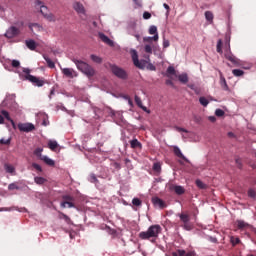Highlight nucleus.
Segmentation results:
<instances>
[{"instance_id":"8fccbe9b","label":"nucleus","mask_w":256,"mask_h":256,"mask_svg":"<svg viewBox=\"0 0 256 256\" xmlns=\"http://www.w3.org/2000/svg\"><path fill=\"white\" fill-rule=\"evenodd\" d=\"M215 115L216 117H223V115H225V111H223L222 109H216Z\"/></svg>"},{"instance_id":"5fc2aeb1","label":"nucleus","mask_w":256,"mask_h":256,"mask_svg":"<svg viewBox=\"0 0 256 256\" xmlns=\"http://www.w3.org/2000/svg\"><path fill=\"white\" fill-rule=\"evenodd\" d=\"M12 67H14L15 69H17L18 67H20L21 63L18 60H13L11 63Z\"/></svg>"},{"instance_id":"4d7b16f0","label":"nucleus","mask_w":256,"mask_h":256,"mask_svg":"<svg viewBox=\"0 0 256 256\" xmlns=\"http://www.w3.org/2000/svg\"><path fill=\"white\" fill-rule=\"evenodd\" d=\"M112 167H114V169H117V171H119V169H121V164L117 163V162H114L112 164Z\"/></svg>"},{"instance_id":"4be33fe9","label":"nucleus","mask_w":256,"mask_h":256,"mask_svg":"<svg viewBox=\"0 0 256 256\" xmlns=\"http://www.w3.org/2000/svg\"><path fill=\"white\" fill-rule=\"evenodd\" d=\"M34 183H36V185H45V183H47V179L44 177L36 176L34 178Z\"/></svg>"},{"instance_id":"dca6fc26","label":"nucleus","mask_w":256,"mask_h":256,"mask_svg":"<svg viewBox=\"0 0 256 256\" xmlns=\"http://www.w3.org/2000/svg\"><path fill=\"white\" fill-rule=\"evenodd\" d=\"M152 201H153V204L156 205V207H159L160 209H165V207H167V204H165V201H163L159 197L153 198Z\"/></svg>"},{"instance_id":"20e7f679","label":"nucleus","mask_w":256,"mask_h":256,"mask_svg":"<svg viewBox=\"0 0 256 256\" xmlns=\"http://www.w3.org/2000/svg\"><path fill=\"white\" fill-rule=\"evenodd\" d=\"M35 7L36 9H40V13L47 19L48 21H55V15L52 13H49V8L47 6L43 5V2L41 0L35 1Z\"/></svg>"},{"instance_id":"603ef678","label":"nucleus","mask_w":256,"mask_h":256,"mask_svg":"<svg viewBox=\"0 0 256 256\" xmlns=\"http://www.w3.org/2000/svg\"><path fill=\"white\" fill-rule=\"evenodd\" d=\"M11 139H0V145H10Z\"/></svg>"},{"instance_id":"aec40b11","label":"nucleus","mask_w":256,"mask_h":256,"mask_svg":"<svg viewBox=\"0 0 256 256\" xmlns=\"http://www.w3.org/2000/svg\"><path fill=\"white\" fill-rule=\"evenodd\" d=\"M40 161H44L49 167H55V161L47 156L42 157Z\"/></svg>"},{"instance_id":"72a5a7b5","label":"nucleus","mask_w":256,"mask_h":256,"mask_svg":"<svg viewBox=\"0 0 256 256\" xmlns=\"http://www.w3.org/2000/svg\"><path fill=\"white\" fill-rule=\"evenodd\" d=\"M220 83H221V87H222V89H224V91H229V86L227 85V80H225V77L220 78Z\"/></svg>"},{"instance_id":"bf43d9fd","label":"nucleus","mask_w":256,"mask_h":256,"mask_svg":"<svg viewBox=\"0 0 256 256\" xmlns=\"http://www.w3.org/2000/svg\"><path fill=\"white\" fill-rule=\"evenodd\" d=\"M163 7L167 10L166 15H169V11H171V8L169 7V4L164 3Z\"/></svg>"},{"instance_id":"680f3d73","label":"nucleus","mask_w":256,"mask_h":256,"mask_svg":"<svg viewBox=\"0 0 256 256\" xmlns=\"http://www.w3.org/2000/svg\"><path fill=\"white\" fill-rule=\"evenodd\" d=\"M208 120L211 122V123H215L217 121V118L215 116H209L208 117Z\"/></svg>"},{"instance_id":"13d9d810","label":"nucleus","mask_w":256,"mask_h":256,"mask_svg":"<svg viewBox=\"0 0 256 256\" xmlns=\"http://www.w3.org/2000/svg\"><path fill=\"white\" fill-rule=\"evenodd\" d=\"M176 131H178L179 133H189L188 131H187V129H184V128H181V127H176Z\"/></svg>"},{"instance_id":"49530a36","label":"nucleus","mask_w":256,"mask_h":256,"mask_svg":"<svg viewBox=\"0 0 256 256\" xmlns=\"http://www.w3.org/2000/svg\"><path fill=\"white\" fill-rule=\"evenodd\" d=\"M60 219H64V221H66V223H69L71 221V218H69V216H67V214L60 212Z\"/></svg>"},{"instance_id":"7ed1b4c3","label":"nucleus","mask_w":256,"mask_h":256,"mask_svg":"<svg viewBox=\"0 0 256 256\" xmlns=\"http://www.w3.org/2000/svg\"><path fill=\"white\" fill-rule=\"evenodd\" d=\"M72 61L76 65L78 71H81V73H84L87 77H93V75H95V69L88 63L77 60V58L72 59Z\"/></svg>"},{"instance_id":"a211bd4d","label":"nucleus","mask_w":256,"mask_h":256,"mask_svg":"<svg viewBox=\"0 0 256 256\" xmlns=\"http://www.w3.org/2000/svg\"><path fill=\"white\" fill-rule=\"evenodd\" d=\"M172 256H195L193 252H186L185 250H177L172 253Z\"/></svg>"},{"instance_id":"9d476101","label":"nucleus","mask_w":256,"mask_h":256,"mask_svg":"<svg viewBox=\"0 0 256 256\" xmlns=\"http://www.w3.org/2000/svg\"><path fill=\"white\" fill-rule=\"evenodd\" d=\"M25 79L30 81V83H33V85H36V87H43V85H45V80L39 79L33 75H27L25 76Z\"/></svg>"},{"instance_id":"052dcab7","label":"nucleus","mask_w":256,"mask_h":256,"mask_svg":"<svg viewBox=\"0 0 256 256\" xmlns=\"http://www.w3.org/2000/svg\"><path fill=\"white\" fill-rule=\"evenodd\" d=\"M150 17H151V13H149V12L143 13V19H149Z\"/></svg>"},{"instance_id":"a19ab883","label":"nucleus","mask_w":256,"mask_h":256,"mask_svg":"<svg viewBox=\"0 0 256 256\" xmlns=\"http://www.w3.org/2000/svg\"><path fill=\"white\" fill-rule=\"evenodd\" d=\"M132 205H134L135 207H141V205H142L141 199L133 198Z\"/></svg>"},{"instance_id":"6e6d98bb","label":"nucleus","mask_w":256,"mask_h":256,"mask_svg":"<svg viewBox=\"0 0 256 256\" xmlns=\"http://www.w3.org/2000/svg\"><path fill=\"white\" fill-rule=\"evenodd\" d=\"M169 45H171V43L169 42V40L167 39H163V47L164 49H167V47H169Z\"/></svg>"},{"instance_id":"2eb2a0df","label":"nucleus","mask_w":256,"mask_h":256,"mask_svg":"<svg viewBox=\"0 0 256 256\" xmlns=\"http://www.w3.org/2000/svg\"><path fill=\"white\" fill-rule=\"evenodd\" d=\"M173 153H174V155H176V157H179V159H183V161H186V163H189V160L187 159V157H185V155H183V153L181 152V149H179V147L174 146Z\"/></svg>"},{"instance_id":"6ab92c4d","label":"nucleus","mask_w":256,"mask_h":256,"mask_svg":"<svg viewBox=\"0 0 256 256\" xmlns=\"http://www.w3.org/2000/svg\"><path fill=\"white\" fill-rule=\"evenodd\" d=\"M4 169H5L6 173H9L10 175L15 174V166L14 165L6 163V164H4Z\"/></svg>"},{"instance_id":"2f4dec72","label":"nucleus","mask_w":256,"mask_h":256,"mask_svg":"<svg viewBox=\"0 0 256 256\" xmlns=\"http://www.w3.org/2000/svg\"><path fill=\"white\" fill-rule=\"evenodd\" d=\"M90 58H91V60H92L94 63H98V64L103 63V58H101V57H99V56H97V55H95V54H92V55L90 56Z\"/></svg>"},{"instance_id":"37998d69","label":"nucleus","mask_w":256,"mask_h":256,"mask_svg":"<svg viewBox=\"0 0 256 256\" xmlns=\"http://www.w3.org/2000/svg\"><path fill=\"white\" fill-rule=\"evenodd\" d=\"M32 167H33V169L38 171V173H43V168L41 167V165H39L37 163H32Z\"/></svg>"},{"instance_id":"39448f33","label":"nucleus","mask_w":256,"mask_h":256,"mask_svg":"<svg viewBox=\"0 0 256 256\" xmlns=\"http://www.w3.org/2000/svg\"><path fill=\"white\" fill-rule=\"evenodd\" d=\"M180 221L182 222L181 227L185 229V231H191L193 229V224H191V216L189 214L180 213L178 214Z\"/></svg>"},{"instance_id":"f03ea898","label":"nucleus","mask_w":256,"mask_h":256,"mask_svg":"<svg viewBox=\"0 0 256 256\" xmlns=\"http://www.w3.org/2000/svg\"><path fill=\"white\" fill-rule=\"evenodd\" d=\"M161 231H162V228L159 224L152 225L148 228L147 231L140 232L139 237L140 239H143V240L157 239Z\"/></svg>"},{"instance_id":"6e6552de","label":"nucleus","mask_w":256,"mask_h":256,"mask_svg":"<svg viewBox=\"0 0 256 256\" xmlns=\"http://www.w3.org/2000/svg\"><path fill=\"white\" fill-rule=\"evenodd\" d=\"M110 69L118 79H127L128 75L124 69L119 68L117 65H110Z\"/></svg>"},{"instance_id":"e2e57ef3","label":"nucleus","mask_w":256,"mask_h":256,"mask_svg":"<svg viewBox=\"0 0 256 256\" xmlns=\"http://www.w3.org/2000/svg\"><path fill=\"white\" fill-rule=\"evenodd\" d=\"M23 73H25V75H26V77H27V75H31L30 73H31V70L29 69V68H24L23 69Z\"/></svg>"},{"instance_id":"864d4df0","label":"nucleus","mask_w":256,"mask_h":256,"mask_svg":"<svg viewBox=\"0 0 256 256\" xmlns=\"http://www.w3.org/2000/svg\"><path fill=\"white\" fill-rule=\"evenodd\" d=\"M248 196H250L252 199H255L256 197V191L253 189L248 190Z\"/></svg>"},{"instance_id":"412c9836","label":"nucleus","mask_w":256,"mask_h":256,"mask_svg":"<svg viewBox=\"0 0 256 256\" xmlns=\"http://www.w3.org/2000/svg\"><path fill=\"white\" fill-rule=\"evenodd\" d=\"M26 47H28L30 51H35V49H37V44L35 43V40H26Z\"/></svg>"},{"instance_id":"774afa93","label":"nucleus","mask_w":256,"mask_h":256,"mask_svg":"<svg viewBox=\"0 0 256 256\" xmlns=\"http://www.w3.org/2000/svg\"><path fill=\"white\" fill-rule=\"evenodd\" d=\"M10 123H11L13 129L17 128V126L15 125V121L13 119L10 120Z\"/></svg>"},{"instance_id":"69168bd1","label":"nucleus","mask_w":256,"mask_h":256,"mask_svg":"<svg viewBox=\"0 0 256 256\" xmlns=\"http://www.w3.org/2000/svg\"><path fill=\"white\" fill-rule=\"evenodd\" d=\"M166 85H170L171 87H174L175 86V84L173 83V81L172 80H166Z\"/></svg>"},{"instance_id":"3c124183","label":"nucleus","mask_w":256,"mask_h":256,"mask_svg":"<svg viewBox=\"0 0 256 256\" xmlns=\"http://www.w3.org/2000/svg\"><path fill=\"white\" fill-rule=\"evenodd\" d=\"M9 191H15V189H19V186L16 183H11L8 186Z\"/></svg>"},{"instance_id":"09e8293b","label":"nucleus","mask_w":256,"mask_h":256,"mask_svg":"<svg viewBox=\"0 0 256 256\" xmlns=\"http://www.w3.org/2000/svg\"><path fill=\"white\" fill-rule=\"evenodd\" d=\"M1 114L3 115V117H5L7 121H10L12 119L11 116L9 115V112H7L6 110H2Z\"/></svg>"},{"instance_id":"393cba45","label":"nucleus","mask_w":256,"mask_h":256,"mask_svg":"<svg viewBox=\"0 0 256 256\" xmlns=\"http://www.w3.org/2000/svg\"><path fill=\"white\" fill-rule=\"evenodd\" d=\"M178 81H180V83H188L189 82V76H187V74H180L178 75Z\"/></svg>"},{"instance_id":"423d86ee","label":"nucleus","mask_w":256,"mask_h":256,"mask_svg":"<svg viewBox=\"0 0 256 256\" xmlns=\"http://www.w3.org/2000/svg\"><path fill=\"white\" fill-rule=\"evenodd\" d=\"M74 201H75V197L71 195H63L60 206L62 207V209H65L66 207H68L69 209H75L76 206Z\"/></svg>"},{"instance_id":"1a4fd4ad","label":"nucleus","mask_w":256,"mask_h":256,"mask_svg":"<svg viewBox=\"0 0 256 256\" xmlns=\"http://www.w3.org/2000/svg\"><path fill=\"white\" fill-rule=\"evenodd\" d=\"M18 129L22 133H31V131H35V125L33 123H19Z\"/></svg>"},{"instance_id":"c03bdc74","label":"nucleus","mask_w":256,"mask_h":256,"mask_svg":"<svg viewBox=\"0 0 256 256\" xmlns=\"http://www.w3.org/2000/svg\"><path fill=\"white\" fill-rule=\"evenodd\" d=\"M205 17L207 21H213V12L211 11H206L205 12Z\"/></svg>"},{"instance_id":"c85d7f7f","label":"nucleus","mask_w":256,"mask_h":256,"mask_svg":"<svg viewBox=\"0 0 256 256\" xmlns=\"http://www.w3.org/2000/svg\"><path fill=\"white\" fill-rule=\"evenodd\" d=\"M217 53L223 54V40L219 39L216 46Z\"/></svg>"},{"instance_id":"79ce46f5","label":"nucleus","mask_w":256,"mask_h":256,"mask_svg":"<svg viewBox=\"0 0 256 256\" xmlns=\"http://www.w3.org/2000/svg\"><path fill=\"white\" fill-rule=\"evenodd\" d=\"M88 181H90V183H99V180L97 179V176H95V174H90Z\"/></svg>"},{"instance_id":"58836bf2","label":"nucleus","mask_w":256,"mask_h":256,"mask_svg":"<svg viewBox=\"0 0 256 256\" xmlns=\"http://www.w3.org/2000/svg\"><path fill=\"white\" fill-rule=\"evenodd\" d=\"M230 241H231L233 246L239 245V243H241V239H239L238 237H235V236H232Z\"/></svg>"},{"instance_id":"b1692460","label":"nucleus","mask_w":256,"mask_h":256,"mask_svg":"<svg viewBox=\"0 0 256 256\" xmlns=\"http://www.w3.org/2000/svg\"><path fill=\"white\" fill-rule=\"evenodd\" d=\"M144 43H151V41H159V34L154 35L153 37H144Z\"/></svg>"},{"instance_id":"f704fd0d","label":"nucleus","mask_w":256,"mask_h":256,"mask_svg":"<svg viewBox=\"0 0 256 256\" xmlns=\"http://www.w3.org/2000/svg\"><path fill=\"white\" fill-rule=\"evenodd\" d=\"M236 225H237L238 229H245V227H248L249 224L245 223V221H243V220H238L236 222Z\"/></svg>"},{"instance_id":"e433bc0d","label":"nucleus","mask_w":256,"mask_h":256,"mask_svg":"<svg viewBox=\"0 0 256 256\" xmlns=\"http://www.w3.org/2000/svg\"><path fill=\"white\" fill-rule=\"evenodd\" d=\"M196 186L198 189H207V186L205 183H203V181L201 180H196Z\"/></svg>"},{"instance_id":"a878e982","label":"nucleus","mask_w":256,"mask_h":256,"mask_svg":"<svg viewBox=\"0 0 256 256\" xmlns=\"http://www.w3.org/2000/svg\"><path fill=\"white\" fill-rule=\"evenodd\" d=\"M44 60L46 61L47 66H48L50 69H55V62H53V60H51V58H49L48 56H45V55H44Z\"/></svg>"},{"instance_id":"f257e3e1","label":"nucleus","mask_w":256,"mask_h":256,"mask_svg":"<svg viewBox=\"0 0 256 256\" xmlns=\"http://www.w3.org/2000/svg\"><path fill=\"white\" fill-rule=\"evenodd\" d=\"M131 57H132L133 64L138 69H145V67H147L149 71H155L157 69L155 65H153L152 63H149V61H151L149 56L146 58V60H139V54H137V50H131Z\"/></svg>"},{"instance_id":"cd10ccee","label":"nucleus","mask_w":256,"mask_h":256,"mask_svg":"<svg viewBox=\"0 0 256 256\" xmlns=\"http://www.w3.org/2000/svg\"><path fill=\"white\" fill-rule=\"evenodd\" d=\"M134 100H135L136 105H138L140 107V109H143V111H147V107L143 106V102L141 101L139 96H135Z\"/></svg>"},{"instance_id":"0eeeda50","label":"nucleus","mask_w":256,"mask_h":256,"mask_svg":"<svg viewBox=\"0 0 256 256\" xmlns=\"http://www.w3.org/2000/svg\"><path fill=\"white\" fill-rule=\"evenodd\" d=\"M225 59H227V61H230V63H232V65H236L239 66V59L237 57H235V55H233V53H231V44L228 40V46L226 49V52L224 54Z\"/></svg>"},{"instance_id":"9b49d317","label":"nucleus","mask_w":256,"mask_h":256,"mask_svg":"<svg viewBox=\"0 0 256 256\" xmlns=\"http://www.w3.org/2000/svg\"><path fill=\"white\" fill-rule=\"evenodd\" d=\"M17 35H19V28L15 26L10 27L5 33L7 39H13V37H17Z\"/></svg>"},{"instance_id":"bb28decb","label":"nucleus","mask_w":256,"mask_h":256,"mask_svg":"<svg viewBox=\"0 0 256 256\" xmlns=\"http://www.w3.org/2000/svg\"><path fill=\"white\" fill-rule=\"evenodd\" d=\"M173 190L176 195H183V193H185V188H183V186H173Z\"/></svg>"},{"instance_id":"a18cd8bd","label":"nucleus","mask_w":256,"mask_h":256,"mask_svg":"<svg viewBox=\"0 0 256 256\" xmlns=\"http://www.w3.org/2000/svg\"><path fill=\"white\" fill-rule=\"evenodd\" d=\"M170 75H175V68L173 66L167 68V77H170Z\"/></svg>"},{"instance_id":"4468645a","label":"nucleus","mask_w":256,"mask_h":256,"mask_svg":"<svg viewBox=\"0 0 256 256\" xmlns=\"http://www.w3.org/2000/svg\"><path fill=\"white\" fill-rule=\"evenodd\" d=\"M73 9L78 13V15H85V7L80 2H74Z\"/></svg>"},{"instance_id":"c9c22d12","label":"nucleus","mask_w":256,"mask_h":256,"mask_svg":"<svg viewBox=\"0 0 256 256\" xmlns=\"http://www.w3.org/2000/svg\"><path fill=\"white\" fill-rule=\"evenodd\" d=\"M152 169L155 173H161V162L154 163Z\"/></svg>"},{"instance_id":"0e129e2a","label":"nucleus","mask_w":256,"mask_h":256,"mask_svg":"<svg viewBox=\"0 0 256 256\" xmlns=\"http://www.w3.org/2000/svg\"><path fill=\"white\" fill-rule=\"evenodd\" d=\"M53 95H55V88L50 90L49 99H52Z\"/></svg>"},{"instance_id":"c756f323","label":"nucleus","mask_w":256,"mask_h":256,"mask_svg":"<svg viewBox=\"0 0 256 256\" xmlns=\"http://www.w3.org/2000/svg\"><path fill=\"white\" fill-rule=\"evenodd\" d=\"M48 147H49V149H51V151H55V149H57V147H59V144L57 143V141L50 140L48 142Z\"/></svg>"},{"instance_id":"f8f14e48","label":"nucleus","mask_w":256,"mask_h":256,"mask_svg":"<svg viewBox=\"0 0 256 256\" xmlns=\"http://www.w3.org/2000/svg\"><path fill=\"white\" fill-rule=\"evenodd\" d=\"M63 75L65 77H69V79H73V77H77V72L73 70V68H62L61 69Z\"/></svg>"},{"instance_id":"338daca9","label":"nucleus","mask_w":256,"mask_h":256,"mask_svg":"<svg viewBox=\"0 0 256 256\" xmlns=\"http://www.w3.org/2000/svg\"><path fill=\"white\" fill-rule=\"evenodd\" d=\"M5 123V117L0 115V125H3Z\"/></svg>"},{"instance_id":"ddd939ff","label":"nucleus","mask_w":256,"mask_h":256,"mask_svg":"<svg viewBox=\"0 0 256 256\" xmlns=\"http://www.w3.org/2000/svg\"><path fill=\"white\" fill-rule=\"evenodd\" d=\"M99 38L109 47H115V42H113V40H110V38L107 37V35H105L104 33H99Z\"/></svg>"},{"instance_id":"f3484780","label":"nucleus","mask_w":256,"mask_h":256,"mask_svg":"<svg viewBox=\"0 0 256 256\" xmlns=\"http://www.w3.org/2000/svg\"><path fill=\"white\" fill-rule=\"evenodd\" d=\"M130 147L132 149H142L143 144H141V142H139V140H137V138H134V139L130 140Z\"/></svg>"},{"instance_id":"4c0bfd02","label":"nucleus","mask_w":256,"mask_h":256,"mask_svg":"<svg viewBox=\"0 0 256 256\" xmlns=\"http://www.w3.org/2000/svg\"><path fill=\"white\" fill-rule=\"evenodd\" d=\"M199 103L202 104L203 107H207V105H209V100L202 96L199 98Z\"/></svg>"},{"instance_id":"ea45409f","label":"nucleus","mask_w":256,"mask_h":256,"mask_svg":"<svg viewBox=\"0 0 256 256\" xmlns=\"http://www.w3.org/2000/svg\"><path fill=\"white\" fill-rule=\"evenodd\" d=\"M144 51L145 53H149V55H151V53H153V46H151V44H146L144 46Z\"/></svg>"},{"instance_id":"5701e85b","label":"nucleus","mask_w":256,"mask_h":256,"mask_svg":"<svg viewBox=\"0 0 256 256\" xmlns=\"http://www.w3.org/2000/svg\"><path fill=\"white\" fill-rule=\"evenodd\" d=\"M29 29L33 32V30H37V31H43V27L37 23H30L29 24Z\"/></svg>"},{"instance_id":"7c9ffc66","label":"nucleus","mask_w":256,"mask_h":256,"mask_svg":"<svg viewBox=\"0 0 256 256\" xmlns=\"http://www.w3.org/2000/svg\"><path fill=\"white\" fill-rule=\"evenodd\" d=\"M43 148H36L35 150H34V155L36 156V157H38V159H40V161H41V159H42V157H45V156H43Z\"/></svg>"},{"instance_id":"de8ad7c7","label":"nucleus","mask_w":256,"mask_h":256,"mask_svg":"<svg viewBox=\"0 0 256 256\" xmlns=\"http://www.w3.org/2000/svg\"><path fill=\"white\" fill-rule=\"evenodd\" d=\"M149 34H150V35H159V34L157 33V26H151V27L149 28Z\"/></svg>"},{"instance_id":"473e14b6","label":"nucleus","mask_w":256,"mask_h":256,"mask_svg":"<svg viewBox=\"0 0 256 256\" xmlns=\"http://www.w3.org/2000/svg\"><path fill=\"white\" fill-rule=\"evenodd\" d=\"M232 73L234 77H243V75H245V72L241 69H234Z\"/></svg>"}]
</instances>
